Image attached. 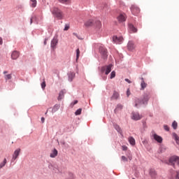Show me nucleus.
<instances>
[{
	"label": "nucleus",
	"mask_w": 179,
	"mask_h": 179,
	"mask_svg": "<svg viewBox=\"0 0 179 179\" xmlns=\"http://www.w3.org/2000/svg\"><path fill=\"white\" fill-rule=\"evenodd\" d=\"M52 13L55 16V17H57V19L61 20L63 17L62 12L61 11V10L58 9V8H53Z\"/></svg>",
	"instance_id": "obj_1"
},
{
	"label": "nucleus",
	"mask_w": 179,
	"mask_h": 179,
	"mask_svg": "<svg viewBox=\"0 0 179 179\" xmlns=\"http://www.w3.org/2000/svg\"><path fill=\"white\" fill-rule=\"evenodd\" d=\"M111 68H113V64L104 66L101 67V72L102 73H104V72H105L106 75H108V73H110V72H111Z\"/></svg>",
	"instance_id": "obj_2"
},
{
	"label": "nucleus",
	"mask_w": 179,
	"mask_h": 179,
	"mask_svg": "<svg viewBox=\"0 0 179 179\" xmlns=\"http://www.w3.org/2000/svg\"><path fill=\"white\" fill-rule=\"evenodd\" d=\"M169 163L170 164H171L172 166H176V164H177V166H179V157L177 156H173L169 159Z\"/></svg>",
	"instance_id": "obj_3"
},
{
	"label": "nucleus",
	"mask_w": 179,
	"mask_h": 179,
	"mask_svg": "<svg viewBox=\"0 0 179 179\" xmlns=\"http://www.w3.org/2000/svg\"><path fill=\"white\" fill-rule=\"evenodd\" d=\"M99 52H100V54L102 55V57L103 58V59H106V58L108 57L107 49H106V48L101 46L99 48Z\"/></svg>",
	"instance_id": "obj_4"
},
{
	"label": "nucleus",
	"mask_w": 179,
	"mask_h": 179,
	"mask_svg": "<svg viewBox=\"0 0 179 179\" xmlns=\"http://www.w3.org/2000/svg\"><path fill=\"white\" fill-rule=\"evenodd\" d=\"M131 119L134 120V121H139V120H142V115L138 112H133L131 113Z\"/></svg>",
	"instance_id": "obj_5"
},
{
	"label": "nucleus",
	"mask_w": 179,
	"mask_h": 179,
	"mask_svg": "<svg viewBox=\"0 0 179 179\" xmlns=\"http://www.w3.org/2000/svg\"><path fill=\"white\" fill-rule=\"evenodd\" d=\"M131 13L133 15H138L141 12V9L138 8L137 6L132 5L131 7Z\"/></svg>",
	"instance_id": "obj_6"
},
{
	"label": "nucleus",
	"mask_w": 179,
	"mask_h": 179,
	"mask_svg": "<svg viewBox=\"0 0 179 179\" xmlns=\"http://www.w3.org/2000/svg\"><path fill=\"white\" fill-rule=\"evenodd\" d=\"M152 136H153L155 141L158 142V143H162V142H163V138H162V136H160L156 134H153Z\"/></svg>",
	"instance_id": "obj_7"
},
{
	"label": "nucleus",
	"mask_w": 179,
	"mask_h": 179,
	"mask_svg": "<svg viewBox=\"0 0 179 179\" xmlns=\"http://www.w3.org/2000/svg\"><path fill=\"white\" fill-rule=\"evenodd\" d=\"M113 40L115 44H121V43H122L123 38L122 36H113Z\"/></svg>",
	"instance_id": "obj_8"
},
{
	"label": "nucleus",
	"mask_w": 179,
	"mask_h": 179,
	"mask_svg": "<svg viewBox=\"0 0 179 179\" xmlns=\"http://www.w3.org/2000/svg\"><path fill=\"white\" fill-rule=\"evenodd\" d=\"M20 155V148H18L15 150V152L13 155L12 160H16Z\"/></svg>",
	"instance_id": "obj_9"
},
{
	"label": "nucleus",
	"mask_w": 179,
	"mask_h": 179,
	"mask_svg": "<svg viewBox=\"0 0 179 179\" xmlns=\"http://www.w3.org/2000/svg\"><path fill=\"white\" fill-rule=\"evenodd\" d=\"M135 103V107H136L137 108H139V107H141V106H142V104H143V101H141V99L136 98L134 101Z\"/></svg>",
	"instance_id": "obj_10"
},
{
	"label": "nucleus",
	"mask_w": 179,
	"mask_h": 179,
	"mask_svg": "<svg viewBox=\"0 0 179 179\" xmlns=\"http://www.w3.org/2000/svg\"><path fill=\"white\" fill-rule=\"evenodd\" d=\"M149 93H145L143 95V104H148V101H149Z\"/></svg>",
	"instance_id": "obj_11"
},
{
	"label": "nucleus",
	"mask_w": 179,
	"mask_h": 179,
	"mask_svg": "<svg viewBox=\"0 0 179 179\" xmlns=\"http://www.w3.org/2000/svg\"><path fill=\"white\" fill-rule=\"evenodd\" d=\"M127 48L128 50H129V51H132L134 50H135V43H134L133 42H129L128 45H127Z\"/></svg>",
	"instance_id": "obj_12"
},
{
	"label": "nucleus",
	"mask_w": 179,
	"mask_h": 179,
	"mask_svg": "<svg viewBox=\"0 0 179 179\" xmlns=\"http://www.w3.org/2000/svg\"><path fill=\"white\" fill-rule=\"evenodd\" d=\"M58 156V150L57 149H54L50 155V157L54 158Z\"/></svg>",
	"instance_id": "obj_13"
},
{
	"label": "nucleus",
	"mask_w": 179,
	"mask_h": 179,
	"mask_svg": "<svg viewBox=\"0 0 179 179\" xmlns=\"http://www.w3.org/2000/svg\"><path fill=\"white\" fill-rule=\"evenodd\" d=\"M65 93H66V91L65 90H62V91H60L57 99L62 100V99H64Z\"/></svg>",
	"instance_id": "obj_14"
},
{
	"label": "nucleus",
	"mask_w": 179,
	"mask_h": 179,
	"mask_svg": "<svg viewBox=\"0 0 179 179\" xmlns=\"http://www.w3.org/2000/svg\"><path fill=\"white\" fill-rule=\"evenodd\" d=\"M58 44V39L57 38H53L51 41V47L52 48H55L57 47V45Z\"/></svg>",
	"instance_id": "obj_15"
},
{
	"label": "nucleus",
	"mask_w": 179,
	"mask_h": 179,
	"mask_svg": "<svg viewBox=\"0 0 179 179\" xmlns=\"http://www.w3.org/2000/svg\"><path fill=\"white\" fill-rule=\"evenodd\" d=\"M11 58L12 59H17L19 58V52L17 51H14L11 54Z\"/></svg>",
	"instance_id": "obj_16"
},
{
	"label": "nucleus",
	"mask_w": 179,
	"mask_h": 179,
	"mask_svg": "<svg viewBox=\"0 0 179 179\" xmlns=\"http://www.w3.org/2000/svg\"><path fill=\"white\" fill-rule=\"evenodd\" d=\"M141 90H145V89H146L148 84L146 83H145V80H143V78H141Z\"/></svg>",
	"instance_id": "obj_17"
},
{
	"label": "nucleus",
	"mask_w": 179,
	"mask_h": 179,
	"mask_svg": "<svg viewBox=\"0 0 179 179\" xmlns=\"http://www.w3.org/2000/svg\"><path fill=\"white\" fill-rule=\"evenodd\" d=\"M126 17H125V14H120L118 17H117V20L119 22H125L126 20Z\"/></svg>",
	"instance_id": "obj_18"
},
{
	"label": "nucleus",
	"mask_w": 179,
	"mask_h": 179,
	"mask_svg": "<svg viewBox=\"0 0 179 179\" xmlns=\"http://www.w3.org/2000/svg\"><path fill=\"white\" fill-rule=\"evenodd\" d=\"M114 128H115V129H116V131L117 132H119V134H120V135H122V136H123L122 129H121V127H120V126L118 124H114Z\"/></svg>",
	"instance_id": "obj_19"
},
{
	"label": "nucleus",
	"mask_w": 179,
	"mask_h": 179,
	"mask_svg": "<svg viewBox=\"0 0 179 179\" xmlns=\"http://www.w3.org/2000/svg\"><path fill=\"white\" fill-rule=\"evenodd\" d=\"M118 97H120V94L118 92H117L116 91H114L111 99L113 100H117V99H118Z\"/></svg>",
	"instance_id": "obj_20"
},
{
	"label": "nucleus",
	"mask_w": 179,
	"mask_h": 179,
	"mask_svg": "<svg viewBox=\"0 0 179 179\" xmlns=\"http://www.w3.org/2000/svg\"><path fill=\"white\" fill-rule=\"evenodd\" d=\"M129 29L131 31H132V33H136V31H138V29L131 24L129 25Z\"/></svg>",
	"instance_id": "obj_21"
},
{
	"label": "nucleus",
	"mask_w": 179,
	"mask_h": 179,
	"mask_svg": "<svg viewBox=\"0 0 179 179\" xmlns=\"http://www.w3.org/2000/svg\"><path fill=\"white\" fill-rule=\"evenodd\" d=\"M73 78H75V73L73 72H70L69 73V80L70 82H72V80H73Z\"/></svg>",
	"instance_id": "obj_22"
},
{
	"label": "nucleus",
	"mask_w": 179,
	"mask_h": 179,
	"mask_svg": "<svg viewBox=\"0 0 179 179\" xmlns=\"http://www.w3.org/2000/svg\"><path fill=\"white\" fill-rule=\"evenodd\" d=\"M150 175L151 176V177L152 178H156V171H155V169H151L150 171Z\"/></svg>",
	"instance_id": "obj_23"
},
{
	"label": "nucleus",
	"mask_w": 179,
	"mask_h": 179,
	"mask_svg": "<svg viewBox=\"0 0 179 179\" xmlns=\"http://www.w3.org/2000/svg\"><path fill=\"white\" fill-rule=\"evenodd\" d=\"M92 24H93V20H90L85 23V26H86V27H90Z\"/></svg>",
	"instance_id": "obj_24"
},
{
	"label": "nucleus",
	"mask_w": 179,
	"mask_h": 179,
	"mask_svg": "<svg viewBox=\"0 0 179 179\" xmlns=\"http://www.w3.org/2000/svg\"><path fill=\"white\" fill-rule=\"evenodd\" d=\"M60 3H64V5H69L71 3V0H58Z\"/></svg>",
	"instance_id": "obj_25"
},
{
	"label": "nucleus",
	"mask_w": 179,
	"mask_h": 179,
	"mask_svg": "<svg viewBox=\"0 0 179 179\" xmlns=\"http://www.w3.org/2000/svg\"><path fill=\"white\" fill-rule=\"evenodd\" d=\"M129 142L130 145H132V146L135 145V138H134V137H129Z\"/></svg>",
	"instance_id": "obj_26"
},
{
	"label": "nucleus",
	"mask_w": 179,
	"mask_h": 179,
	"mask_svg": "<svg viewBox=\"0 0 179 179\" xmlns=\"http://www.w3.org/2000/svg\"><path fill=\"white\" fill-rule=\"evenodd\" d=\"M31 6L32 8H36L37 6V0H31Z\"/></svg>",
	"instance_id": "obj_27"
},
{
	"label": "nucleus",
	"mask_w": 179,
	"mask_h": 179,
	"mask_svg": "<svg viewBox=\"0 0 179 179\" xmlns=\"http://www.w3.org/2000/svg\"><path fill=\"white\" fill-rule=\"evenodd\" d=\"M6 159H3V162H1V164H0V170H1V169H2L3 167H5V165L6 164Z\"/></svg>",
	"instance_id": "obj_28"
},
{
	"label": "nucleus",
	"mask_w": 179,
	"mask_h": 179,
	"mask_svg": "<svg viewBox=\"0 0 179 179\" xmlns=\"http://www.w3.org/2000/svg\"><path fill=\"white\" fill-rule=\"evenodd\" d=\"M178 127V123H177L176 121H173L172 123V127L173 129H177V127Z\"/></svg>",
	"instance_id": "obj_29"
},
{
	"label": "nucleus",
	"mask_w": 179,
	"mask_h": 179,
	"mask_svg": "<svg viewBox=\"0 0 179 179\" xmlns=\"http://www.w3.org/2000/svg\"><path fill=\"white\" fill-rule=\"evenodd\" d=\"M6 80H9V79H12V74H7L4 76Z\"/></svg>",
	"instance_id": "obj_30"
},
{
	"label": "nucleus",
	"mask_w": 179,
	"mask_h": 179,
	"mask_svg": "<svg viewBox=\"0 0 179 179\" xmlns=\"http://www.w3.org/2000/svg\"><path fill=\"white\" fill-rule=\"evenodd\" d=\"M80 55V50L79 49L76 50V59H79V57Z\"/></svg>",
	"instance_id": "obj_31"
},
{
	"label": "nucleus",
	"mask_w": 179,
	"mask_h": 179,
	"mask_svg": "<svg viewBox=\"0 0 179 179\" xmlns=\"http://www.w3.org/2000/svg\"><path fill=\"white\" fill-rule=\"evenodd\" d=\"M75 114H76V115H80V114H82V108L78 109V110L76 111Z\"/></svg>",
	"instance_id": "obj_32"
},
{
	"label": "nucleus",
	"mask_w": 179,
	"mask_h": 179,
	"mask_svg": "<svg viewBox=\"0 0 179 179\" xmlns=\"http://www.w3.org/2000/svg\"><path fill=\"white\" fill-rule=\"evenodd\" d=\"M114 78H115V71H112L110 73V79H114Z\"/></svg>",
	"instance_id": "obj_33"
},
{
	"label": "nucleus",
	"mask_w": 179,
	"mask_h": 179,
	"mask_svg": "<svg viewBox=\"0 0 179 179\" xmlns=\"http://www.w3.org/2000/svg\"><path fill=\"white\" fill-rule=\"evenodd\" d=\"M122 105L121 104H118L116 107V108L115 109V111L117 110H122Z\"/></svg>",
	"instance_id": "obj_34"
},
{
	"label": "nucleus",
	"mask_w": 179,
	"mask_h": 179,
	"mask_svg": "<svg viewBox=\"0 0 179 179\" xmlns=\"http://www.w3.org/2000/svg\"><path fill=\"white\" fill-rule=\"evenodd\" d=\"M59 108V105H55L53 108V111H57Z\"/></svg>",
	"instance_id": "obj_35"
},
{
	"label": "nucleus",
	"mask_w": 179,
	"mask_h": 179,
	"mask_svg": "<svg viewBox=\"0 0 179 179\" xmlns=\"http://www.w3.org/2000/svg\"><path fill=\"white\" fill-rule=\"evenodd\" d=\"M98 29H100L101 27V22L97 21L96 22Z\"/></svg>",
	"instance_id": "obj_36"
},
{
	"label": "nucleus",
	"mask_w": 179,
	"mask_h": 179,
	"mask_svg": "<svg viewBox=\"0 0 179 179\" xmlns=\"http://www.w3.org/2000/svg\"><path fill=\"white\" fill-rule=\"evenodd\" d=\"M41 87L42 89L44 90L45 89V81H43L42 83H41Z\"/></svg>",
	"instance_id": "obj_37"
},
{
	"label": "nucleus",
	"mask_w": 179,
	"mask_h": 179,
	"mask_svg": "<svg viewBox=\"0 0 179 179\" xmlns=\"http://www.w3.org/2000/svg\"><path fill=\"white\" fill-rule=\"evenodd\" d=\"M122 162H128V158H127L125 156H122Z\"/></svg>",
	"instance_id": "obj_38"
},
{
	"label": "nucleus",
	"mask_w": 179,
	"mask_h": 179,
	"mask_svg": "<svg viewBox=\"0 0 179 179\" xmlns=\"http://www.w3.org/2000/svg\"><path fill=\"white\" fill-rule=\"evenodd\" d=\"M127 97H129V96H131V91L129 90V89H127Z\"/></svg>",
	"instance_id": "obj_39"
},
{
	"label": "nucleus",
	"mask_w": 179,
	"mask_h": 179,
	"mask_svg": "<svg viewBox=\"0 0 179 179\" xmlns=\"http://www.w3.org/2000/svg\"><path fill=\"white\" fill-rule=\"evenodd\" d=\"M164 129H165V131H170V128L167 125L164 126Z\"/></svg>",
	"instance_id": "obj_40"
},
{
	"label": "nucleus",
	"mask_w": 179,
	"mask_h": 179,
	"mask_svg": "<svg viewBox=\"0 0 179 179\" xmlns=\"http://www.w3.org/2000/svg\"><path fill=\"white\" fill-rule=\"evenodd\" d=\"M122 150H128V147H127V145H122Z\"/></svg>",
	"instance_id": "obj_41"
},
{
	"label": "nucleus",
	"mask_w": 179,
	"mask_h": 179,
	"mask_svg": "<svg viewBox=\"0 0 179 179\" xmlns=\"http://www.w3.org/2000/svg\"><path fill=\"white\" fill-rule=\"evenodd\" d=\"M64 31H66L69 30V26L65 25V27H64Z\"/></svg>",
	"instance_id": "obj_42"
},
{
	"label": "nucleus",
	"mask_w": 179,
	"mask_h": 179,
	"mask_svg": "<svg viewBox=\"0 0 179 179\" xmlns=\"http://www.w3.org/2000/svg\"><path fill=\"white\" fill-rule=\"evenodd\" d=\"M125 82H127V83H132V82H131V80H129V79L128 78H125Z\"/></svg>",
	"instance_id": "obj_43"
},
{
	"label": "nucleus",
	"mask_w": 179,
	"mask_h": 179,
	"mask_svg": "<svg viewBox=\"0 0 179 179\" xmlns=\"http://www.w3.org/2000/svg\"><path fill=\"white\" fill-rule=\"evenodd\" d=\"M176 179H179V173L178 172H176Z\"/></svg>",
	"instance_id": "obj_44"
},
{
	"label": "nucleus",
	"mask_w": 179,
	"mask_h": 179,
	"mask_svg": "<svg viewBox=\"0 0 179 179\" xmlns=\"http://www.w3.org/2000/svg\"><path fill=\"white\" fill-rule=\"evenodd\" d=\"M73 36H76V37L77 38H79V36H78V34L73 33Z\"/></svg>",
	"instance_id": "obj_45"
},
{
	"label": "nucleus",
	"mask_w": 179,
	"mask_h": 179,
	"mask_svg": "<svg viewBox=\"0 0 179 179\" xmlns=\"http://www.w3.org/2000/svg\"><path fill=\"white\" fill-rule=\"evenodd\" d=\"M75 104H78V100L74 101L73 103V106H75Z\"/></svg>",
	"instance_id": "obj_46"
},
{
	"label": "nucleus",
	"mask_w": 179,
	"mask_h": 179,
	"mask_svg": "<svg viewBox=\"0 0 179 179\" xmlns=\"http://www.w3.org/2000/svg\"><path fill=\"white\" fill-rule=\"evenodd\" d=\"M44 121H45V119L44 117H41V122L43 124Z\"/></svg>",
	"instance_id": "obj_47"
},
{
	"label": "nucleus",
	"mask_w": 179,
	"mask_h": 179,
	"mask_svg": "<svg viewBox=\"0 0 179 179\" xmlns=\"http://www.w3.org/2000/svg\"><path fill=\"white\" fill-rule=\"evenodd\" d=\"M47 45V39H45L44 41V45Z\"/></svg>",
	"instance_id": "obj_48"
},
{
	"label": "nucleus",
	"mask_w": 179,
	"mask_h": 179,
	"mask_svg": "<svg viewBox=\"0 0 179 179\" xmlns=\"http://www.w3.org/2000/svg\"><path fill=\"white\" fill-rule=\"evenodd\" d=\"M31 24L33 23V17L31 18V22H30Z\"/></svg>",
	"instance_id": "obj_49"
},
{
	"label": "nucleus",
	"mask_w": 179,
	"mask_h": 179,
	"mask_svg": "<svg viewBox=\"0 0 179 179\" xmlns=\"http://www.w3.org/2000/svg\"><path fill=\"white\" fill-rule=\"evenodd\" d=\"M2 44V38H0V45Z\"/></svg>",
	"instance_id": "obj_50"
},
{
	"label": "nucleus",
	"mask_w": 179,
	"mask_h": 179,
	"mask_svg": "<svg viewBox=\"0 0 179 179\" xmlns=\"http://www.w3.org/2000/svg\"><path fill=\"white\" fill-rule=\"evenodd\" d=\"M129 160H132V156H129Z\"/></svg>",
	"instance_id": "obj_51"
},
{
	"label": "nucleus",
	"mask_w": 179,
	"mask_h": 179,
	"mask_svg": "<svg viewBox=\"0 0 179 179\" xmlns=\"http://www.w3.org/2000/svg\"><path fill=\"white\" fill-rule=\"evenodd\" d=\"M4 75L8 73V71H3Z\"/></svg>",
	"instance_id": "obj_52"
},
{
	"label": "nucleus",
	"mask_w": 179,
	"mask_h": 179,
	"mask_svg": "<svg viewBox=\"0 0 179 179\" xmlns=\"http://www.w3.org/2000/svg\"><path fill=\"white\" fill-rule=\"evenodd\" d=\"M47 113H48V110L46 111L45 115H47Z\"/></svg>",
	"instance_id": "obj_53"
},
{
	"label": "nucleus",
	"mask_w": 179,
	"mask_h": 179,
	"mask_svg": "<svg viewBox=\"0 0 179 179\" xmlns=\"http://www.w3.org/2000/svg\"><path fill=\"white\" fill-rule=\"evenodd\" d=\"M161 153H163V151H160Z\"/></svg>",
	"instance_id": "obj_54"
},
{
	"label": "nucleus",
	"mask_w": 179,
	"mask_h": 179,
	"mask_svg": "<svg viewBox=\"0 0 179 179\" xmlns=\"http://www.w3.org/2000/svg\"><path fill=\"white\" fill-rule=\"evenodd\" d=\"M1 1H2V0H0V2H1Z\"/></svg>",
	"instance_id": "obj_55"
}]
</instances>
